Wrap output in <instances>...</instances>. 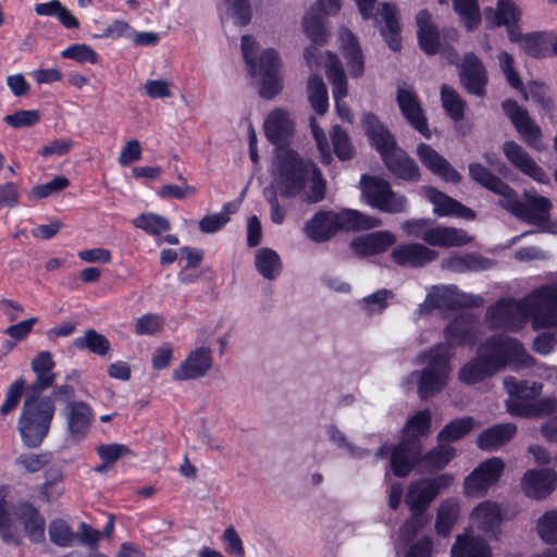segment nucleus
I'll return each instance as SVG.
<instances>
[{
	"mask_svg": "<svg viewBox=\"0 0 557 557\" xmlns=\"http://www.w3.org/2000/svg\"><path fill=\"white\" fill-rule=\"evenodd\" d=\"M451 557H492L486 541L468 534L458 535L450 549Z\"/></svg>",
	"mask_w": 557,
	"mask_h": 557,
	"instance_id": "obj_33",
	"label": "nucleus"
},
{
	"mask_svg": "<svg viewBox=\"0 0 557 557\" xmlns=\"http://www.w3.org/2000/svg\"><path fill=\"white\" fill-rule=\"evenodd\" d=\"M503 151L511 164L523 174L540 183H547L549 181L543 169L517 143L506 141L503 146Z\"/></svg>",
	"mask_w": 557,
	"mask_h": 557,
	"instance_id": "obj_23",
	"label": "nucleus"
},
{
	"mask_svg": "<svg viewBox=\"0 0 557 557\" xmlns=\"http://www.w3.org/2000/svg\"><path fill=\"white\" fill-rule=\"evenodd\" d=\"M361 194L364 201L382 212L400 213L406 211V197L395 193L389 184L381 178L362 175L360 180Z\"/></svg>",
	"mask_w": 557,
	"mask_h": 557,
	"instance_id": "obj_12",
	"label": "nucleus"
},
{
	"mask_svg": "<svg viewBox=\"0 0 557 557\" xmlns=\"http://www.w3.org/2000/svg\"><path fill=\"white\" fill-rule=\"evenodd\" d=\"M48 531L50 541L61 547L71 546L77 537V535L72 532L70 525L60 519L51 521Z\"/></svg>",
	"mask_w": 557,
	"mask_h": 557,
	"instance_id": "obj_53",
	"label": "nucleus"
},
{
	"mask_svg": "<svg viewBox=\"0 0 557 557\" xmlns=\"http://www.w3.org/2000/svg\"><path fill=\"white\" fill-rule=\"evenodd\" d=\"M557 486V473L553 469L529 470L521 480L525 496L532 499L547 497Z\"/></svg>",
	"mask_w": 557,
	"mask_h": 557,
	"instance_id": "obj_20",
	"label": "nucleus"
},
{
	"mask_svg": "<svg viewBox=\"0 0 557 557\" xmlns=\"http://www.w3.org/2000/svg\"><path fill=\"white\" fill-rule=\"evenodd\" d=\"M331 136L336 156L341 160L351 159L354 156V148L347 133L339 126H334Z\"/></svg>",
	"mask_w": 557,
	"mask_h": 557,
	"instance_id": "obj_58",
	"label": "nucleus"
},
{
	"mask_svg": "<svg viewBox=\"0 0 557 557\" xmlns=\"http://www.w3.org/2000/svg\"><path fill=\"white\" fill-rule=\"evenodd\" d=\"M417 154L423 165L433 174L450 183H458L460 181V174L430 145L424 143L420 144L417 147Z\"/></svg>",
	"mask_w": 557,
	"mask_h": 557,
	"instance_id": "obj_25",
	"label": "nucleus"
},
{
	"mask_svg": "<svg viewBox=\"0 0 557 557\" xmlns=\"http://www.w3.org/2000/svg\"><path fill=\"white\" fill-rule=\"evenodd\" d=\"M51 460L50 453H27L20 455L15 463L22 467L25 471L34 473L40 471L44 467H46Z\"/></svg>",
	"mask_w": 557,
	"mask_h": 557,
	"instance_id": "obj_57",
	"label": "nucleus"
},
{
	"mask_svg": "<svg viewBox=\"0 0 557 557\" xmlns=\"http://www.w3.org/2000/svg\"><path fill=\"white\" fill-rule=\"evenodd\" d=\"M70 185V181L64 176H55L50 182L36 185L32 188L30 195L36 199L47 198L60 193Z\"/></svg>",
	"mask_w": 557,
	"mask_h": 557,
	"instance_id": "obj_59",
	"label": "nucleus"
},
{
	"mask_svg": "<svg viewBox=\"0 0 557 557\" xmlns=\"http://www.w3.org/2000/svg\"><path fill=\"white\" fill-rule=\"evenodd\" d=\"M315 11L319 12L317 5L304 16L302 27L305 34L312 40L313 44L323 45L325 42L326 33L323 20L315 13ZM320 13L322 12L320 11Z\"/></svg>",
	"mask_w": 557,
	"mask_h": 557,
	"instance_id": "obj_47",
	"label": "nucleus"
},
{
	"mask_svg": "<svg viewBox=\"0 0 557 557\" xmlns=\"http://www.w3.org/2000/svg\"><path fill=\"white\" fill-rule=\"evenodd\" d=\"M72 346L75 349L88 350L99 356H104L110 350V342L94 329H89L82 336L76 337Z\"/></svg>",
	"mask_w": 557,
	"mask_h": 557,
	"instance_id": "obj_41",
	"label": "nucleus"
},
{
	"mask_svg": "<svg viewBox=\"0 0 557 557\" xmlns=\"http://www.w3.org/2000/svg\"><path fill=\"white\" fill-rule=\"evenodd\" d=\"M454 9L459 14L468 30L478 27L481 22L480 9L476 0H453Z\"/></svg>",
	"mask_w": 557,
	"mask_h": 557,
	"instance_id": "obj_49",
	"label": "nucleus"
},
{
	"mask_svg": "<svg viewBox=\"0 0 557 557\" xmlns=\"http://www.w3.org/2000/svg\"><path fill=\"white\" fill-rule=\"evenodd\" d=\"M62 480L63 476L60 472L54 473L51 479H47L41 487L40 499L46 503L59 499L64 492Z\"/></svg>",
	"mask_w": 557,
	"mask_h": 557,
	"instance_id": "obj_62",
	"label": "nucleus"
},
{
	"mask_svg": "<svg viewBox=\"0 0 557 557\" xmlns=\"http://www.w3.org/2000/svg\"><path fill=\"white\" fill-rule=\"evenodd\" d=\"M308 98L313 110L322 115L329 108L327 90L323 79L318 75H311L308 79Z\"/></svg>",
	"mask_w": 557,
	"mask_h": 557,
	"instance_id": "obj_43",
	"label": "nucleus"
},
{
	"mask_svg": "<svg viewBox=\"0 0 557 557\" xmlns=\"http://www.w3.org/2000/svg\"><path fill=\"white\" fill-rule=\"evenodd\" d=\"M424 194L433 205V212L438 216L454 215L466 220L474 219V212L459 201L445 195L434 187H425Z\"/></svg>",
	"mask_w": 557,
	"mask_h": 557,
	"instance_id": "obj_24",
	"label": "nucleus"
},
{
	"mask_svg": "<svg viewBox=\"0 0 557 557\" xmlns=\"http://www.w3.org/2000/svg\"><path fill=\"white\" fill-rule=\"evenodd\" d=\"M17 515L24 523V529L27 537L33 543H40L45 540L46 521L38 510L25 504L18 508Z\"/></svg>",
	"mask_w": 557,
	"mask_h": 557,
	"instance_id": "obj_34",
	"label": "nucleus"
},
{
	"mask_svg": "<svg viewBox=\"0 0 557 557\" xmlns=\"http://www.w3.org/2000/svg\"><path fill=\"white\" fill-rule=\"evenodd\" d=\"M474 426V420L471 417L456 419L447 424L438 434V443L455 442L465 436Z\"/></svg>",
	"mask_w": 557,
	"mask_h": 557,
	"instance_id": "obj_45",
	"label": "nucleus"
},
{
	"mask_svg": "<svg viewBox=\"0 0 557 557\" xmlns=\"http://www.w3.org/2000/svg\"><path fill=\"white\" fill-rule=\"evenodd\" d=\"M454 455L455 449L451 446L438 443L437 447L423 457V461L430 469H442L451 460Z\"/></svg>",
	"mask_w": 557,
	"mask_h": 557,
	"instance_id": "obj_54",
	"label": "nucleus"
},
{
	"mask_svg": "<svg viewBox=\"0 0 557 557\" xmlns=\"http://www.w3.org/2000/svg\"><path fill=\"white\" fill-rule=\"evenodd\" d=\"M24 388V379H18L9 386L4 401L0 408L1 416L8 414L18 406Z\"/></svg>",
	"mask_w": 557,
	"mask_h": 557,
	"instance_id": "obj_60",
	"label": "nucleus"
},
{
	"mask_svg": "<svg viewBox=\"0 0 557 557\" xmlns=\"http://www.w3.org/2000/svg\"><path fill=\"white\" fill-rule=\"evenodd\" d=\"M504 462L493 457L480 463L465 480V494L467 496H483L502 475Z\"/></svg>",
	"mask_w": 557,
	"mask_h": 557,
	"instance_id": "obj_14",
	"label": "nucleus"
},
{
	"mask_svg": "<svg viewBox=\"0 0 557 557\" xmlns=\"http://www.w3.org/2000/svg\"><path fill=\"white\" fill-rule=\"evenodd\" d=\"M38 121L39 112L36 110H20L14 114L4 116V122L14 128L33 126Z\"/></svg>",
	"mask_w": 557,
	"mask_h": 557,
	"instance_id": "obj_63",
	"label": "nucleus"
},
{
	"mask_svg": "<svg viewBox=\"0 0 557 557\" xmlns=\"http://www.w3.org/2000/svg\"><path fill=\"white\" fill-rule=\"evenodd\" d=\"M537 533L545 543H557V510L547 511L539 519Z\"/></svg>",
	"mask_w": 557,
	"mask_h": 557,
	"instance_id": "obj_56",
	"label": "nucleus"
},
{
	"mask_svg": "<svg viewBox=\"0 0 557 557\" xmlns=\"http://www.w3.org/2000/svg\"><path fill=\"white\" fill-rule=\"evenodd\" d=\"M255 265L258 272L267 280H274L282 271L281 258L271 248H260L255 256Z\"/></svg>",
	"mask_w": 557,
	"mask_h": 557,
	"instance_id": "obj_40",
	"label": "nucleus"
},
{
	"mask_svg": "<svg viewBox=\"0 0 557 557\" xmlns=\"http://www.w3.org/2000/svg\"><path fill=\"white\" fill-rule=\"evenodd\" d=\"M418 40L421 49L428 54H435L440 47V35L437 28L431 22V15L426 10L418 12Z\"/></svg>",
	"mask_w": 557,
	"mask_h": 557,
	"instance_id": "obj_31",
	"label": "nucleus"
},
{
	"mask_svg": "<svg viewBox=\"0 0 557 557\" xmlns=\"http://www.w3.org/2000/svg\"><path fill=\"white\" fill-rule=\"evenodd\" d=\"M435 497L436 487L428 480H421L409 485L405 502L411 512L423 513Z\"/></svg>",
	"mask_w": 557,
	"mask_h": 557,
	"instance_id": "obj_29",
	"label": "nucleus"
},
{
	"mask_svg": "<svg viewBox=\"0 0 557 557\" xmlns=\"http://www.w3.org/2000/svg\"><path fill=\"white\" fill-rule=\"evenodd\" d=\"M61 55L64 59H72L78 63L96 64L99 61L98 53L85 44L71 45L61 52Z\"/></svg>",
	"mask_w": 557,
	"mask_h": 557,
	"instance_id": "obj_55",
	"label": "nucleus"
},
{
	"mask_svg": "<svg viewBox=\"0 0 557 557\" xmlns=\"http://www.w3.org/2000/svg\"><path fill=\"white\" fill-rule=\"evenodd\" d=\"M446 347L453 348L469 345L473 346L480 338V330L476 318L473 314H459L454 318L444 330Z\"/></svg>",
	"mask_w": 557,
	"mask_h": 557,
	"instance_id": "obj_16",
	"label": "nucleus"
},
{
	"mask_svg": "<svg viewBox=\"0 0 557 557\" xmlns=\"http://www.w3.org/2000/svg\"><path fill=\"white\" fill-rule=\"evenodd\" d=\"M381 225V220L358 210L319 211L304 224V234L314 243L331 239L338 231H366Z\"/></svg>",
	"mask_w": 557,
	"mask_h": 557,
	"instance_id": "obj_4",
	"label": "nucleus"
},
{
	"mask_svg": "<svg viewBox=\"0 0 557 557\" xmlns=\"http://www.w3.org/2000/svg\"><path fill=\"white\" fill-rule=\"evenodd\" d=\"M133 225L149 235H160L171 230L170 221L156 213H141L133 220Z\"/></svg>",
	"mask_w": 557,
	"mask_h": 557,
	"instance_id": "obj_44",
	"label": "nucleus"
},
{
	"mask_svg": "<svg viewBox=\"0 0 557 557\" xmlns=\"http://www.w3.org/2000/svg\"><path fill=\"white\" fill-rule=\"evenodd\" d=\"M469 174L473 181L492 191L499 187L506 189L505 183L480 163H471Z\"/></svg>",
	"mask_w": 557,
	"mask_h": 557,
	"instance_id": "obj_52",
	"label": "nucleus"
},
{
	"mask_svg": "<svg viewBox=\"0 0 557 557\" xmlns=\"http://www.w3.org/2000/svg\"><path fill=\"white\" fill-rule=\"evenodd\" d=\"M5 505L4 494L2 490H0V535L5 543L18 544V532Z\"/></svg>",
	"mask_w": 557,
	"mask_h": 557,
	"instance_id": "obj_51",
	"label": "nucleus"
},
{
	"mask_svg": "<svg viewBox=\"0 0 557 557\" xmlns=\"http://www.w3.org/2000/svg\"><path fill=\"white\" fill-rule=\"evenodd\" d=\"M380 16L384 22L381 35L388 47L398 51L400 49V25L398 22V11L395 4L384 2L380 10Z\"/></svg>",
	"mask_w": 557,
	"mask_h": 557,
	"instance_id": "obj_30",
	"label": "nucleus"
},
{
	"mask_svg": "<svg viewBox=\"0 0 557 557\" xmlns=\"http://www.w3.org/2000/svg\"><path fill=\"white\" fill-rule=\"evenodd\" d=\"M499 66L506 76L508 84L520 91H523L522 82L518 73L513 69V58L506 51H502L498 54Z\"/></svg>",
	"mask_w": 557,
	"mask_h": 557,
	"instance_id": "obj_61",
	"label": "nucleus"
},
{
	"mask_svg": "<svg viewBox=\"0 0 557 557\" xmlns=\"http://www.w3.org/2000/svg\"><path fill=\"white\" fill-rule=\"evenodd\" d=\"M470 519L478 529L495 534L502 522L500 508L496 503L483 502L472 510Z\"/></svg>",
	"mask_w": 557,
	"mask_h": 557,
	"instance_id": "obj_28",
	"label": "nucleus"
},
{
	"mask_svg": "<svg viewBox=\"0 0 557 557\" xmlns=\"http://www.w3.org/2000/svg\"><path fill=\"white\" fill-rule=\"evenodd\" d=\"M393 261L401 267L421 268L434 261L438 252L419 243L398 245L391 255Z\"/></svg>",
	"mask_w": 557,
	"mask_h": 557,
	"instance_id": "obj_21",
	"label": "nucleus"
},
{
	"mask_svg": "<svg viewBox=\"0 0 557 557\" xmlns=\"http://www.w3.org/2000/svg\"><path fill=\"white\" fill-rule=\"evenodd\" d=\"M517 432L513 423L493 425L483 431L478 437V446L483 450H496L509 442Z\"/></svg>",
	"mask_w": 557,
	"mask_h": 557,
	"instance_id": "obj_32",
	"label": "nucleus"
},
{
	"mask_svg": "<svg viewBox=\"0 0 557 557\" xmlns=\"http://www.w3.org/2000/svg\"><path fill=\"white\" fill-rule=\"evenodd\" d=\"M484 15L494 26H510L519 22L521 12L513 0H498L496 9H486Z\"/></svg>",
	"mask_w": 557,
	"mask_h": 557,
	"instance_id": "obj_37",
	"label": "nucleus"
},
{
	"mask_svg": "<svg viewBox=\"0 0 557 557\" xmlns=\"http://www.w3.org/2000/svg\"><path fill=\"white\" fill-rule=\"evenodd\" d=\"M460 515L459 503L456 499L444 500L437 510L436 531L438 534L447 535Z\"/></svg>",
	"mask_w": 557,
	"mask_h": 557,
	"instance_id": "obj_42",
	"label": "nucleus"
},
{
	"mask_svg": "<svg viewBox=\"0 0 557 557\" xmlns=\"http://www.w3.org/2000/svg\"><path fill=\"white\" fill-rule=\"evenodd\" d=\"M67 433L74 441L85 438L94 421L92 408L85 401H70L62 410Z\"/></svg>",
	"mask_w": 557,
	"mask_h": 557,
	"instance_id": "obj_19",
	"label": "nucleus"
},
{
	"mask_svg": "<svg viewBox=\"0 0 557 557\" xmlns=\"http://www.w3.org/2000/svg\"><path fill=\"white\" fill-rule=\"evenodd\" d=\"M264 132L269 141L281 147L293 136L294 122L286 111L276 109L265 119Z\"/></svg>",
	"mask_w": 557,
	"mask_h": 557,
	"instance_id": "obj_26",
	"label": "nucleus"
},
{
	"mask_svg": "<svg viewBox=\"0 0 557 557\" xmlns=\"http://www.w3.org/2000/svg\"><path fill=\"white\" fill-rule=\"evenodd\" d=\"M257 44L251 36L242 37V51L244 60L250 75L259 77L261 88L260 95L263 98L271 99L282 89V81L280 78V58L275 50H264L259 61L256 62L253 57Z\"/></svg>",
	"mask_w": 557,
	"mask_h": 557,
	"instance_id": "obj_9",
	"label": "nucleus"
},
{
	"mask_svg": "<svg viewBox=\"0 0 557 557\" xmlns=\"http://www.w3.org/2000/svg\"><path fill=\"white\" fill-rule=\"evenodd\" d=\"M213 357L209 347L201 346L191 350L185 360L172 372L174 381L183 382L206 376L212 369Z\"/></svg>",
	"mask_w": 557,
	"mask_h": 557,
	"instance_id": "obj_17",
	"label": "nucleus"
},
{
	"mask_svg": "<svg viewBox=\"0 0 557 557\" xmlns=\"http://www.w3.org/2000/svg\"><path fill=\"white\" fill-rule=\"evenodd\" d=\"M391 296V290L380 289L363 298V308L369 314L381 313L387 307V298Z\"/></svg>",
	"mask_w": 557,
	"mask_h": 557,
	"instance_id": "obj_64",
	"label": "nucleus"
},
{
	"mask_svg": "<svg viewBox=\"0 0 557 557\" xmlns=\"http://www.w3.org/2000/svg\"><path fill=\"white\" fill-rule=\"evenodd\" d=\"M363 126L371 144L380 152L392 173L404 180L416 181L419 178L420 171L416 162L396 146L392 134L374 114H364Z\"/></svg>",
	"mask_w": 557,
	"mask_h": 557,
	"instance_id": "obj_5",
	"label": "nucleus"
},
{
	"mask_svg": "<svg viewBox=\"0 0 557 557\" xmlns=\"http://www.w3.org/2000/svg\"><path fill=\"white\" fill-rule=\"evenodd\" d=\"M451 358L453 352L444 344H437L418 356V362L426 361L422 371L411 373L412 377L419 379L418 394L420 398L426 399L434 396L447 385L451 372Z\"/></svg>",
	"mask_w": 557,
	"mask_h": 557,
	"instance_id": "obj_7",
	"label": "nucleus"
},
{
	"mask_svg": "<svg viewBox=\"0 0 557 557\" xmlns=\"http://www.w3.org/2000/svg\"><path fill=\"white\" fill-rule=\"evenodd\" d=\"M483 302L481 296L461 292L456 285H440L429 290L424 301L419 306V312L424 314L434 309L479 308Z\"/></svg>",
	"mask_w": 557,
	"mask_h": 557,
	"instance_id": "obj_11",
	"label": "nucleus"
},
{
	"mask_svg": "<svg viewBox=\"0 0 557 557\" xmlns=\"http://www.w3.org/2000/svg\"><path fill=\"white\" fill-rule=\"evenodd\" d=\"M485 318L494 329L517 332L529 321L533 330L557 329V284L535 288L521 299L502 298Z\"/></svg>",
	"mask_w": 557,
	"mask_h": 557,
	"instance_id": "obj_1",
	"label": "nucleus"
},
{
	"mask_svg": "<svg viewBox=\"0 0 557 557\" xmlns=\"http://www.w3.org/2000/svg\"><path fill=\"white\" fill-rule=\"evenodd\" d=\"M504 387L509 395L506 401L508 412L511 416L523 417L532 411L531 406L541 394L543 385L507 376L504 379Z\"/></svg>",
	"mask_w": 557,
	"mask_h": 557,
	"instance_id": "obj_13",
	"label": "nucleus"
},
{
	"mask_svg": "<svg viewBox=\"0 0 557 557\" xmlns=\"http://www.w3.org/2000/svg\"><path fill=\"white\" fill-rule=\"evenodd\" d=\"M550 207V201L543 196H527L525 201L522 202L519 219L539 225L547 220Z\"/></svg>",
	"mask_w": 557,
	"mask_h": 557,
	"instance_id": "obj_36",
	"label": "nucleus"
},
{
	"mask_svg": "<svg viewBox=\"0 0 557 557\" xmlns=\"http://www.w3.org/2000/svg\"><path fill=\"white\" fill-rule=\"evenodd\" d=\"M408 237L422 239L428 245L448 248L461 247L471 242V237L462 230L437 225L429 219H410L401 224Z\"/></svg>",
	"mask_w": 557,
	"mask_h": 557,
	"instance_id": "obj_10",
	"label": "nucleus"
},
{
	"mask_svg": "<svg viewBox=\"0 0 557 557\" xmlns=\"http://www.w3.org/2000/svg\"><path fill=\"white\" fill-rule=\"evenodd\" d=\"M34 11L39 16H54L66 28L74 29L79 27V21L62 4L60 0L37 3Z\"/></svg>",
	"mask_w": 557,
	"mask_h": 557,
	"instance_id": "obj_38",
	"label": "nucleus"
},
{
	"mask_svg": "<svg viewBox=\"0 0 557 557\" xmlns=\"http://www.w3.org/2000/svg\"><path fill=\"white\" fill-rule=\"evenodd\" d=\"M549 44V34L530 33L522 38V48L524 52L533 58H543L547 54Z\"/></svg>",
	"mask_w": 557,
	"mask_h": 557,
	"instance_id": "obj_50",
	"label": "nucleus"
},
{
	"mask_svg": "<svg viewBox=\"0 0 557 557\" xmlns=\"http://www.w3.org/2000/svg\"><path fill=\"white\" fill-rule=\"evenodd\" d=\"M396 101L406 121L426 138L431 137L428 120L412 86L400 84L397 87Z\"/></svg>",
	"mask_w": 557,
	"mask_h": 557,
	"instance_id": "obj_15",
	"label": "nucleus"
},
{
	"mask_svg": "<svg viewBox=\"0 0 557 557\" xmlns=\"http://www.w3.org/2000/svg\"><path fill=\"white\" fill-rule=\"evenodd\" d=\"M54 413L55 404L50 396H26L17 420V431L26 447L37 448L41 445L49 433Z\"/></svg>",
	"mask_w": 557,
	"mask_h": 557,
	"instance_id": "obj_6",
	"label": "nucleus"
},
{
	"mask_svg": "<svg viewBox=\"0 0 557 557\" xmlns=\"http://www.w3.org/2000/svg\"><path fill=\"white\" fill-rule=\"evenodd\" d=\"M503 110L510 119L523 140L532 148L541 150V128L530 119L527 110L518 106L513 100L503 102Z\"/></svg>",
	"mask_w": 557,
	"mask_h": 557,
	"instance_id": "obj_18",
	"label": "nucleus"
},
{
	"mask_svg": "<svg viewBox=\"0 0 557 557\" xmlns=\"http://www.w3.org/2000/svg\"><path fill=\"white\" fill-rule=\"evenodd\" d=\"M488 260L476 255L455 256L445 261V267L454 272L479 271L487 268Z\"/></svg>",
	"mask_w": 557,
	"mask_h": 557,
	"instance_id": "obj_46",
	"label": "nucleus"
},
{
	"mask_svg": "<svg viewBox=\"0 0 557 557\" xmlns=\"http://www.w3.org/2000/svg\"><path fill=\"white\" fill-rule=\"evenodd\" d=\"M533 358L520 342L507 335L487 337L478 348L475 358L466 362L458 371V380L467 385L480 383L505 367L512 370L531 368Z\"/></svg>",
	"mask_w": 557,
	"mask_h": 557,
	"instance_id": "obj_2",
	"label": "nucleus"
},
{
	"mask_svg": "<svg viewBox=\"0 0 557 557\" xmlns=\"http://www.w3.org/2000/svg\"><path fill=\"white\" fill-rule=\"evenodd\" d=\"M460 81L468 92L482 97L485 94L487 75L484 65L473 53L465 55L460 72Z\"/></svg>",
	"mask_w": 557,
	"mask_h": 557,
	"instance_id": "obj_22",
	"label": "nucleus"
},
{
	"mask_svg": "<svg viewBox=\"0 0 557 557\" xmlns=\"http://www.w3.org/2000/svg\"><path fill=\"white\" fill-rule=\"evenodd\" d=\"M274 177L283 198L300 197L308 203L324 198L325 183L318 166L302 160L295 151L280 148L274 159Z\"/></svg>",
	"mask_w": 557,
	"mask_h": 557,
	"instance_id": "obj_3",
	"label": "nucleus"
},
{
	"mask_svg": "<svg viewBox=\"0 0 557 557\" xmlns=\"http://www.w3.org/2000/svg\"><path fill=\"white\" fill-rule=\"evenodd\" d=\"M339 39L350 74L360 76L363 73V57L355 35L349 29L342 28L339 30Z\"/></svg>",
	"mask_w": 557,
	"mask_h": 557,
	"instance_id": "obj_35",
	"label": "nucleus"
},
{
	"mask_svg": "<svg viewBox=\"0 0 557 557\" xmlns=\"http://www.w3.org/2000/svg\"><path fill=\"white\" fill-rule=\"evenodd\" d=\"M441 99L446 113L454 121H460L463 119L466 103L451 87L447 85L442 86Z\"/></svg>",
	"mask_w": 557,
	"mask_h": 557,
	"instance_id": "obj_48",
	"label": "nucleus"
},
{
	"mask_svg": "<svg viewBox=\"0 0 557 557\" xmlns=\"http://www.w3.org/2000/svg\"><path fill=\"white\" fill-rule=\"evenodd\" d=\"M431 425V416L428 410L419 411L407 422L409 437L404 438L393 450L389 466L396 476L405 478L421 460V444L418 440L428 433Z\"/></svg>",
	"mask_w": 557,
	"mask_h": 557,
	"instance_id": "obj_8",
	"label": "nucleus"
},
{
	"mask_svg": "<svg viewBox=\"0 0 557 557\" xmlns=\"http://www.w3.org/2000/svg\"><path fill=\"white\" fill-rule=\"evenodd\" d=\"M325 67L327 78L333 86V98L335 102H338V100H342L347 96V78L345 72L338 58L331 52H327Z\"/></svg>",
	"mask_w": 557,
	"mask_h": 557,
	"instance_id": "obj_39",
	"label": "nucleus"
},
{
	"mask_svg": "<svg viewBox=\"0 0 557 557\" xmlns=\"http://www.w3.org/2000/svg\"><path fill=\"white\" fill-rule=\"evenodd\" d=\"M395 240L393 233L379 231L355 238L350 248L359 257L374 256L386 251Z\"/></svg>",
	"mask_w": 557,
	"mask_h": 557,
	"instance_id": "obj_27",
	"label": "nucleus"
}]
</instances>
